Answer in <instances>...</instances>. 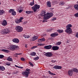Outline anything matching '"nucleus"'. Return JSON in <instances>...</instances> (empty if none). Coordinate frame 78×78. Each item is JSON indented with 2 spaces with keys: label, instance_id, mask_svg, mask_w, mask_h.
Returning <instances> with one entry per match:
<instances>
[{
  "label": "nucleus",
  "instance_id": "1",
  "mask_svg": "<svg viewBox=\"0 0 78 78\" xmlns=\"http://www.w3.org/2000/svg\"><path fill=\"white\" fill-rule=\"evenodd\" d=\"M72 26L71 24H68L66 27V29L65 30V32L69 34H70L73 33L72 29L71 28Z\"/></svg>",
  "mask_w": 78,
  "mask_h": 78
},
{
  "label": "nucleus",
  "instance_id": "2",
  "mask_svg": "<svg viewBox=\"0 0 78 78\" xmlns=\"http://www.w3.org/2000/svg\"><path fill=\"white\" fill-rule=\"evenodd\" d=\"M43 12L44 16L43 18L44 20H48V19L53 16V14L52 13H48L45 14L46 13L45 11H43Z\"/></svg>",
  "mask_w": 78,
  "mask_h": 78
},
{
  "label": "nucleus",
  "instance_id": "3",
  "mask_svg": "<svg viewBox=\"0 0 78 78\" xmlns=\"http://www.w3.org/2000/svg\"><path fill=\"white\" fill-rule=\"evenodd\" d=\"M30 69H26L25 71L23 73V75L24 76L26 77H28L29 76V75L30 74Z\"/></svg>",
  "mask_w": 78,
  "mask_h": 78
},
{
  "label": "nucleus",
  "instance_id": "4",
  "mask_svg": "<svg viewBox=\"0 0 78 78\" xmlns=\"http://www.w3.org/2000/svg\"><path fill=\"white\" fill-rule=\"evenodd\" d=\"M9 48L10 50L12 51L18 50L20 49L18 46L15 45H10Z\"/></svg>",
  "mask_w": 78,
  "mask_h": 78
},
{
  "label": "nucleus",
  "instance_id": "5",
  "mask_svg": "<svg viewBox=\"0 0 78 78\" xmlns=\"http://www.w3.org/2000/svg\"><path fill=\"white\" fill-rule=\"evenodd\" d=\"M40 7V5L37 4H35L34 6L32 7V9L34 10V12H36L37 10Z\"/></svg>",
  "mask_w": 78,
  "mask_h": 78
},
{
  "label": "nucleus",
  "instance_id": "6",
  "mask_svg": "<svg viewBox=\"0 0 78 78\" xmlns=\"http://www.w3.org/2000/svg\"><path fill=\"white\" fill-rule=\"evenodd\" d=\"M16 29L17 32H20L23 30V28L20 26H18L16 28Z\"/></svg>",
  "mask_w": 78,
  "mask_h": 78
},
{
  "label": "nucleus",
  "instance_id": "7",
  "mask_svg": "<svg viewBox=\"0 0 78 78\" xmlns=\"http://www.w3.org/2000/svg\"><path fill=\"white\" fill-rule=\"evenodd\" d=\"M10 31L9 29H5L2 32V34H7Z\"/></svg>",
  "mask_w": 78,
  "mask_h": 78
},
{
  "label": "nucleus",
  "instance_id": "8",
  "mask_svg": "<svg viewBox=\"0 0 78 78\" xmlns=\"http://www.w3.org/2000/svg\"><path fill=\"white\" fill-rule=\"evenodd\" d=\"M45 55L47 57H51L53 55V54L51 52H48L45 54Z\"/></svg>",
  "mask_w": 78,
  "mask_h": 78
},
{
  "label": "nucleus",
  "instance_id": "9",
  "mask_svg": "<svg viewBox=\"0 0 78 78\" xmlns=\"http://www.w3.org/2000/svg\"><path fill=\"white\" fill-rule=\"evenodd\" d=\"M68 75L69 76H72L73 74V72L72 70H69L68 71Z\"/></svg>",
  "mask_w": 78,
  "mask_h": 78
},
{
  "label": "nucleus",
  "instance_id": "10",
  "mask_svg": "<svg viewBox=\"0 0 78 78\" xmlns=\"http://www.w3.org/2000/svg\"><path fill=\"white\" fill-rule=\"evenodd\" d=\"M52 47L51 45H47L44 46V48L46 50H49Z\"/></svg>",
  "mask_w": 78,
  "mask_h": 78
},
{
  "label": "nucleus",
  "instance_id": "11",
  "mask_svg": "<svg viewBox=\"0 0 78 78\" xmlns=\"http://www.w3.org/2000/svg\"><path fill=\"white\" fill-rule=\"evenodd\" d=\"M12 41L14 43L18 44L19 43L20 41L18 38H15L12 39Z\"/></svg>",
  "mask_w": 78,
  "mask_h": 78
},
{
  "label": "nucleus",
  "instance_id": "12",
  "mask_svg": "<svg viewBox=\"0 0 78 78\" xmlns=\"http://www.w3.org/2000/svg\"><path fill=\"white\" fill-rule=\"evenodd\" d=\"M52 50L53 51H56L59 49V48L58 46H53L52 47Z\"/></svg>",
  "mask_w": 78,
  "mask_h": 78
},
{
  "label": "nucleus",
  "instance_id": "13",
  "mask_svg": "<svg viewBox=\"0 0 78 78\" xmlns=\"http://www.w3.org/2000/svg\"><path fill=\"white\" fill-rule=\"evenodd\" d=\"M53 68L55 69H62V67L61 66H55L53 67Z\"/></svg>",
  "mask_w": 78,
  "mask_h": 78
},
{
  "label": "nucleus",
  "instance_id": "14",
  "mask_svg": "<svg viewBox=\"0 0 78 78\" xmlns=\"http://www.w3.org/2000/svg\"><path fill=\"white\" fill-rule=\"evenodd\" d=\"M38 38V37L37 36H35L31 38H30V41H35Z\"/></svg>",
  "mask_w": 78,
  "mask_h": 78
},
{
  "label": "nucleus",
  "instance_id": "15",
  "mask_svg": "<svg viewBox=\"0 0 78 78\" xmlns=\"http://www.w3.org/2000/svg\"><path fill=\"white\" fill-rule=\"evenodd\" d=\"M2 24L3 26H4L5 27V26H6V25H7V22L6 20H4L2 22Z\"/></svg>",
  "mask_w": 78,
  "mask_h": 78
},
{
  "label": "nucleus",
  "instance_id": "16",
  "mask_svg": "<svg viewBox=\"0 0 78 78\" xmlns=\"http://www.w3.org/2000/svg\"><path fill=\"white\" fill-rule=\"evenodd\" d=\"M58 36V34H56V33H52L50 35V36L51 37H56Z\"/></svg>",
  "mask_w": 78,
  "mask_h": 78
},
{
  "label": "nucleus",
  "instance_id": "17",
  "mask_svg": "<svg viewBox=\"0 0 78 78\" xmlns=\"http://www.w3.org/2000/svg\"><path fill=\"white\" fill-rule=\"evenodd\" d=\"M72 70L74 72L78 73V69L76 68H73Z\"/></svg>",
  "mask_w": 78,
  "mask_h": 78
},
{
  "label": "nucleus",
  "instance_id": "18",
  "mask_svg": "<svg viewBox=\"0 0 78 78\" xmlns=\"http://www.w3.org/2000/svg\"><path fill=\"white\" fill-rule=\"evenodd\" d=\"M47 5L49 7H51V2L50 1H48L47 2Z\"/></svg>",
  "mask_w": 78,
  "mask_h": 78
},
{
  "label": "nucleus",
  "instance_id": "19",
  "mask_svg": "<svg viewBox=\"0 0 78 78\" xmlns=\"http://www.w3.org/2000/svg\"><path fill=\"white\" fill-rule=\"evenodd\" d=\"M74 7L76 10L77 11H78V4L74 5Z\"/></svg>",
  "mask_w": 78,
  "mask_h": 78
},
{
  "label": "nucleus",
  "instance_id": "20",
  "mask_svg": "<svg viewBox=\"0 0 78 78\" xmlns=\"http://www.w3.org/2000/svg\"><path fill=\"white\" fill-rule=\"evenodd\" d=\"M22 22V20H16V23H17L18 24H19V23H20V22Z\"/></svg>",
  "mask_w": 78,
  "mask_h": 78
},
{
  "label": "nucleus",
  "instance_id": "21",
  "mask_svg": "<svg viewBox=\"0 0 78 78\" xmlns=\"http://www.w3.org/2000/svg\"><path fill=\"white\" fill-rule=\"evenodd\" d=\"M5 69V68L2 66H1L0 68V70L1 71H3Z\"/></svg>",
  "mask_w": 78,
  "mask_h": 78
},
{
  "label": "nucleus",
  "instance_id": "22",
  "mask_svg": "<svg viewBox=\"0 0 78 78\" xmlns=\"http://www.w3.org/2000/svg\"><path fill=\"white\" fill-rule=\"evenodd\" d=\"M48 73L50 74L51 75H53V76H55V75H56L54 73H51L50 71H48Z\"/></svg>",
  "mask_w": 78,
  "mask_h": 78
},
{
  "label": "nucleus",
  "instance_id": "23",
  "mask_svg": "<svg viewBox=\"0 0 78 78\" xmlns=\"http://www.w3.org/2000/svg\"><path fill=\"white\" fill-rule=\"evenodd\" d=\"M4 12V11L2 10H0V15H2Z\"/></svg>",
  "mask_w": 78,
  "mask_h": 78
},
{
  "label": "nucleus",
  "instance_id": "24",
  "mask_svg": "<svg viewBox=\"0 0 78 78\" xmlns=\"http://www.w3.org/2000/svg\"><path fill=\"white\" fill-rule=\"evenodd\" d=\"M57 32L61 34L63 32V30H57Z\"/></svg>",
  "mask_w": 78,
  "mask_h": 78
},
{
  "label": "nucleus",
  "instance_id": "25",
  "mask_svg": "<svg viewBox=\"0 0 78 78\" xmlns=\"http://www.w3.org/2000/svg\"><path fill=\"white\" fill-rule=\"evenodd\" d=\"M16 12L15 11L14 9L12 11V14L13 16H16Z\"/></svg>",
  "mask_w": 78,
  "mask_h": 78
},
{
  "label": "nucleus",
  "instance_id": "26",
  "mask_svg": "<svg viewBox=\"0 0 78 78\" xmlns=\"http://www.w3.org/2000/svg\"><path fill=\"white\" fill-rule=\"evenodd\" d=\"M7 60L9 61L12 62V58L9 57L7 58Z\"/></svg>",
  "mask_w": 78,
  "mask_h": 78
},
{
  "label": "nucleus",
  "instance_id": "27",
  "mask_svg": "<svg viewBox=\"0 0 78 78\" xmlns=\"http://www.w3.org/2000/svg\"><path fill=\"white\" fill-rule=\"evenodd\" d=\"M24 37L25 38H30V36L29 35H24Z\"/></svg>",
  "mask_w": 78,
  "mask_h": 78
},
{
  "label": "nucleus",
  "instance_id": "28",
  "mask_svg": "<svg viewBox=\"0 0 78 78\" xmlns=\"http://www.w3.org/2000/svg\"><path fill=\"white\" fill-rule=\"evenodd\" d=\"M2 51H4L5 52H8L9 51L6 49H2Z\"/></svg>",
  "mask_w": 78,
  "mask_h": 78
},
{
  "label": "nucleus",
  "instance_id": "29",
  "mask_svg": "<svg viewBox=\"0 0 78 78\" xmlns=\"http://www.w3.org/2000/svg\"><path fill=\"white\" fill-rule=\"evenodd\" d=\"M37 48V46H32V47H31V48H30V49H33Z\"/></svg>",
  "mask_w": 78,
  "mask_h": 78
},
{
  "label": "nucleus",
  "instance_id": "30",
  "mask_svg": "<svg viewBox=\"0 0 78 78\" xmlns=\"http://www.w3.org/2000/svg\"><path fill=\"white\" fill-rule=\"evenodd\" d=\"M36 53L35 52H34L30 53V55H31V56H35L36 55Z\"/></svg>",
  "mask_w": 78,
  "mask_h": 78
},
{
  "label": "nucleus",
  "instance_id": "31",
  "mask_svg": "<svg viewBox=\"0 0 78 78\" xmlns=\"http://www.w3.org/2000/svg\"><path fill=\"white\" fill-rule=\"evenodd\" d=\"M39 59V56H37V57L34 58V60H37Z\"/></svg>",
  "mask_w": 78,
  "mask_h": 78
},
{
  "label": "nucleus",
  "instance_id": "32",
  "mask_svg": "<svg viewBox=\"0 0 78 78\" xmlns=\"http://www.w3.org/2000/svg\"><path fill=\"white\" fill-rule=\"evenodd\" d=\"M54 30V29H53V28H52V29H50L49 30H47V31L48 32H51V31L52 30Z\"/></svg>",
  "mask_w": 78,
  "mask_h": 78
},
{
  "label": "nucleus",
  "instance_id": "33",
  "mask_svg": "<svg viewBox=\"0 0 78 78\" xmlns=\"http://www.w3.org/2000/svg\"><path fill=\"white\" fill-rule=\"evenodd\" d=\"M29 63L30 64V66H32V67L34 66L33 64L31 62H29Z\"/></svg>",
  "mask_w": 78,
  "mask_h": 78
},
{
  "label": "nucleus",
  "instance_id": "34",
  "mask_svg": "<svg viewBox=\"0 0 78 78\" xmlns=\"http://www.w3.org/2000/svg\"><path fill=\"white\" fill-rule=\"evenodd\" d=\"M20 59H21V61H22V62H24V61H25V60L24 59V58L23 57H22Z\"/></svg>",
  "mask_w": 78,
  "mask_h": 78
},
{
  "label": "nucleus",
  "instance_id": "35",
  "mask_svg": "<svg viewBox=\"0 0 78 78\" xmlns=\"http://www.w3.org/2000/svg\"><path fill=\"white\" fill-rule=\"evenodd\" d=\"M74 16L75 17H78V12L76 13H75L74 14Z\"/></svg>",
  "mask_w": 78,
  "mask_h": 78
},
{
  "label": "nucleus",
  "instance_id": "36",
  "mask_svg": "<svg viewBox=\"0 0 78 78\" xmlns=\"http://www.w3.org/2000/svg\"><path fill=\"white\" fill-rule=\"evenodd\" d=\"M4 57V56L3 55H0V58L2 59Z\"/></svg>",
  "mask_w": 78,
  "mask_h": 78
},
{
  "label": "nucleus",
  "instance_id": "37",
  "mask_svg": "<svg viewBox=\"0 0 78 78\" xmlns=\"http://www.w3.org/2000/svg\"><path fill=\"white\" fill-rule=\"evenodd\" d=\"M62 44L61 42H58L56 43V44L57 45H60Z\"/></svg>",
  "mask_w": 78,
  "mask_h": 78
},
{
  "label": "nucleus",
  "instance_id": "38",
  "mask_svg": "<svg viewBox=\"0 0 78 78\" xmlns=\"http://www.w3.org/2000/svg\"><path fill=\"white\" fill-rule=\"evenodd\" d=\"M65 4V3L63 2H60V4L61 5H63Z\"/></svg>",
  "mask_w": 78,
  "mask_h": 78
},
{
  "label": "nucleus",
  "instance_id": "39",
  "mask_svg": "<svg viewBox=\"0 0 78 78\" xmlns=\"http://www.w3.org/2000/svg\"><path fill=\"white\" fill-rule=\"evenodd\" d=\"M34 2H30V4H29V5H31V6H33V5H34Z\"/></svg>",
  "mask_w": 78,
  "mask_h": 78
},
{
  "label": "nucleus",
  "instance_id": "40",
  "mask_svg": "<svg viewBox=\"0 0 78 78\" xmlns=\"http://www.w3.org/2000/svg\"><path fill=\"white\" fill-rule=\"evenodd\" d=\"M26 13L30 14V11H26Z\"/></svg>",
  "mask_w": 78,
  "mask_h": 78
},
{
  "label": "nucleus",
  "instance_id": "41",
  "mask_svg": "<svg viewBox=\"0 0 78 78\" xmlns=\"http://www.w3.org/2000/svg\"><path fill=\"white\" fill-rule=\"evenodd\" d=\"M40 39L41 42L45 41V40L44 38L41 39Z\"/></svg>",
  "mask_w": 78,
  "mask_h": 78
},
{
  "label": "nucleus",
  "instance_id": "42",
  "mask_svg": "<svg viewBox=\"0 0 78 78\" xmlns=\"http://www.w3.org/2000/svg\"><path fill=\"white\" fill-rule=\"evenodd\" d=\"M39 45H40V46H44V44H42V43H40L39 44Z\"/></svg>",
  "mask_w": 78,
  "mask_h": 78
},
{
  "label": "nucleus",
  "instance_id": "43",
  "mask_svg": "<svg viewBox=\"0 0 78 78\" xmlns=\"http://www.w3.org/2000/svg\"><path fill=\"white\" fill-rule=\"evenodd\" d=\"M14 9H11L9 11V12L11 13V12H12V11L14 10Z\"/></svg>",
  "mask_w": 78,
  "mask_h": 78
},
{
  "label": "nucleus",
  "instance_id": "44",
  "mask_svg": "<svg viewBox=\"0 0 78 78\" xmlns=\"http://www.w3.org/2000/svg\"><path fill=\"white\" fill-rule=\"evenodd\" d=\"M56 62V61L55 60H51V62L52 63H55V62Z\"/></svg>",
  "mask_w": 78,
  "mask_h": 78
},
{
  "label": "nucleus",
  "instance_id": "45",
  "mask_svg": "<svg viewBox=\"0 0 78 78\" xmlns=\"http://www.w3.org/2000/svg\"><path fill=\"white\" fill-rule=\"evenodd\" d=\"M54 39V38L52 37H49V40H50L53 39Z\"/></svg>",
  "mask_w": 78,
  "mask_h": 78
},
{
  "label": "nucleus",
  "instance_id": "46",
  "mask_svg": "<svg viewBox=\"0 0 78 78\" xmlns=\"http://www.w3.org/2000/svg\"><path fill=\"white\" fill-rule=\"evenodd\" d=\"M75 37H76L78 38V33H77L76 35H75Z\"/></svg>",
  "mask_w": 78,
  "mask_h": 78
},
{
  "label": "nucleus",
  "instance_id": "47",
  "mask_svg": "<svg viewBox=\"0 0 78 78\" xmlns=\"http://www.w3.org/2000/svg\"><path fill=\"white\" fill-rule=\"evenodd\" d=\"M42 41L41 39L38 40V43H41Z\"/></svg>",
  "mask_w": 78,
  "mask_h": 78
},
{
  "label": "nucleus",
  "instance_id": "48",
  "mask_svg": "<svg viewBox=\"0 0 78 78\" xmlns=\"http://www.w3.org/2000/svg\"><path fill=\"white\" fill-rule=\"evenodd\" d=\"M56 18L55 17H54L52 18V20H56Z\"/></svg>",
  "mask_w": 78,
  "mask_h": 78
},
{
  "label": "nucleus",
  "instance_id": "49",
  "mask_svg": "<svg viewBox=\"0 0 78 78\" xmlns=\"http://www.w3.org/2000/svg\"><path fill=\"white\" fill-rule=\"evenodd\" d=\"M23 18L22 17H20V18L19 20H23Z\"/></svg>",
  "mask_w": 78,
  "mask_h": 78
},
{
  "label": "nucleus",
  "instance_id": "50",
  "mask_svg": "<svg viewBox=\"0 0 78 78\" xmlns=\"http://www.w3.org/2000/svg\"><path fill=\"white\" fill-rule=\"evenodd\" d=\"M22 55V54L21 53H16V55Z\"/></svg>",
  "mask_w": 78,
  "mask_h": 78
},
{
  "label": "nucleus",
  "instance_id": "51",
  "mask_svg": "<svg viewBox=\"0 0 78 78\" xmlns=\"http://www.w3.org/2000/svg\"><path fill=\"white\" fill-rule=\"evenodd\" d=\"M48 21L46 20H43V22L44 23V22H47Z\"/></svg>",
  "mask_w": 78,
  "mask_h": 78
},
{
  "label": "nucleus",
  "instance_id": "52",
  "mask_svg": "<svg viewBox=\"0 0 78 78\" xmlns=\"http://www.w3.org/2000/svg\"><path fill=\"white\" fill-rule=\"evenodd\" d=\"M53 3H54V4H56L57 3V2L55 1L53 2Z\"/></svg>",
  "mask_w": 78,
  "mask_h": 78
},
{
  "label": "nucleus",
  "instance_id": "53",
  "mask_svg": "<svg viewBox=\"0 0 78 78\" xmlns=\"http://www.w3.org/2000/svg\"><path fill=\"white\" fill-rule=\"evenodd\" d=\"M6 65L7 66H9L10 65V64L7 63H6Z\"/></svg>",
  "mask_w": 78,
  "mask_h": 78
},
{
  "label": "nucleus",
  "instance_id": "54",
  "mask_svg": "<svg viewBox=\"0 0 78 78\" xmlns=\"http://www.w3.org/2000/svg\"><path fill=\"white\" fill-rule=\"evenodd\" d=\"M27 44H25V48H27Z\"/></svg>",
  "mask_w": 78,
  "mask_h": 78
},
{
  "label": "nucleus",
  "instance_id": "55",
  "mask_svg": "<svg viewBox=\"0 0 78 78\" xmlns=\"http://www.w3.org/2000/svg\"><path fill=\"white\" fill-rule=\"evenodd\" d=\"M27 21H25L24 22V24H27Z\"/></svg>",
  "mask_w": 78,
  "mask_h": 78
},
{
  "label": "nucleus",
  "instance_id": "56",
  "mask_svg": "<svg viewBox=\"0 0 78 78\" xmlns=\"http://www.w3.org/2000/svg\"><path fill=\"white\" fill-rule=\"evenodd\" d=\"M22 10H20V11H19L20 13L21 12H22Z\"/></svg>",
  "mask_w": 78,
  "mask_h": 78
},
{
  "label": "nucleus",
  "instance_id": "57",
  "mask_svg": "<svg viewBox=\"0 0 78 78\" xmlns=\"http://www.w3.org/2000/svg\"><path fill=\"white\" fill-rule=\"evenodd\" d=\"M19 68H20V69H23V67H21V66H20Z\"/></svg>",
  "mask_w": 78,
  "mask_h": 78
},
{
  "label": "nucleus",
  "instance_id": "58",
  "mask_svg": "<svg viewBox=\"0 0 78 78\" xmlns=\"http://www.w3.org/2000/svg\"><path fill=\"white\" fill-rule=\"evenodd\" d=\"M33 12L32 11H30V14L31 13H33Z\"/></svg>",
  "mask_w": 78,
  "mask_h": 78
},
{
  "label": "nucleus",
  "instance_id": "59",
  "mask_svg": "<svg viewBox=\"0 0 78 78\" xmlns=\"http://www.w3.org/2000/svg\"><path fill=\"white\" fill-rule=\"evenodd\" d=\"M15 66L17 68L18 66H17V65H15Z\"/></svg>",
  "mask_w": 78,
  "mask_h": 78
},
{
  "label": "nucleus",
  "instance_id": "60",
  "mask_svg": "<svg viewBox=\"0 0 78 78\" xmlns=\"http://www.w3.org/2000/svg\"><path fill=\"white\" fill-rule=\"evenodd\" d=\"M37 45L38 46H40V45H39V44H37Z\"/></svg>",
  "mask_w": 78,
  "mask_h": 78
},
{
  "label": "nucleus",
  "instance_id": "61",
  "mask_svg": "<svg viewBox=\"0 0 78 78\" xmlns=\"http://www.w3.org/2000/svg\"><path fill=\"white\" fill-rule=\"evenodd\" d=\"M20 66H18L17 68H20Z\"/></svg>",
  "mask_w": 78,
  "mask_h": 78
},
{
  "label": "nucleus",
  "instance_id": "62",
  "mask_svg": "<svg viewBox=\"0 0 78 78\" xmlns=\"http://www.w3.org/2000/svg\"><path fill=\"white\" fill-rule=\"evenodd\" d=\"M34 0H33V2H34Z\"/></svg>",
  "mask_w": 78,
  "mask_h": 78
},
{
  "label": "nucleus",
  "instance_id": "63",
  "mask_svg": "<svg viewBox=\"0 0 78 78\" xmlns=\"http://www.w3.org/2000/svg\"><path fill=\"white\" fill-rule=\"evenodd\" d=\"M54 78H57L56 77H55Z\"/></svg>",
  "mask_w": 78,
  "mask_h": 78
},
{
  "label": "nucleus",
  "instance_id": "64",
  "mask_svg": "<svg viewBox=\"0 0 78 78\" xmlns=\"http://www.w3.org/2000/svg\"><path fill=\"white\" fill-rule=\"evenodd\" d=\"M77 3H78V1L77 2Z\"/></svg>",
  "mask_w": 78,
  "mask_h": 78
}]
</instances>
